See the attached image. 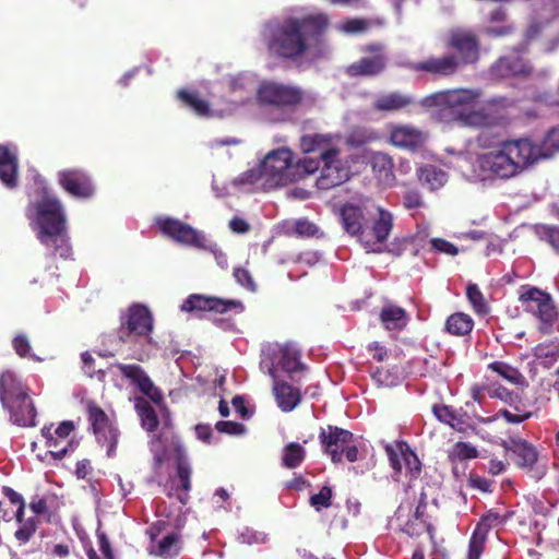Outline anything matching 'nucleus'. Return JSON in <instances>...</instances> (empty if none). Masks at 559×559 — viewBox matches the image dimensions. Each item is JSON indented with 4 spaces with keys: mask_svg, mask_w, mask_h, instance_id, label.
Listing matches in <instances>:
<instances>
[{
    "mask_svg": "<svg viewBox=\"0 0 559 559\" xmlns=\"http://www.w3.org/2000/svg\"><path fill=\"white\" fill-rule=\"evenodd\" d=\"M134 407L141 418L142 427L148 432L155 431L158 428L159 419L150 402L144 397H136Z\"/></svg>",
    "mask_w": 559,
    "mask_h": 559,
    "instance_id": "39",
    "label": "nucleus"
},
{
    "mask_svg": "<svg viewBox=\"0 0 559 559\" xmlns=\"http://www.w3.org/2000/svg\"><path fill=\"white\" fill-rule=\"evenodd\" d=\"M534 356L545 364L551 365L559 359V344L540 343L534 348Z\"/></svg>",
    "mask_w": 559,
    "mask_h": 559,
    "instance_id": "50",
    "label": "nucleus"
},
{
    "mask_svg": "<svg viewBox=\"0 0 559 559\" xmlns=\"http://www.w3.org/2000/svg\"><path fill=\"white\" fill-rule=\"evenodd\" d=\"M424 204L420 193L416 190H407L403 195V205L408 210L421 207Z\"/></svg>",
    "mask_w": 559,
    "mask_h": 559,
    "instance_id": "61",
    "label": "nucleus"
},
{
    "mask_svg": "<svg viewBox=\"0 0 559 559\" xmlns=\"http://www.w3.org/2000/svg\"><path fill=\"white\" fill-rule=\"evenodd\" d=\"M37 239L53 255L67 259L71 254V246L67 229V217L63 205L56 197H45L35 204Z\"/></svg>",
    "mask_w": 559,
    "mask_h": 559,
    "instance_id": "5",
    "label": "nucleus"
},
{
    "mask_svg": "<svg viewBox=\"0 0 559 559\" xmlns=\"http://www.w3.org/2000/svg\"><path fill=\"white\" fill-rule=\"evenodd\" d=\"M294 153L287 147L270 152L260 163V174L276 185H284L292 177Z\"/></svg>",
    "mask_w": 559,
    "mask_h": 559,
    "instance_id": "13",
    "label": "nucleus"
},
{
    "mask_svg": "<svg viewBox=\"0 0 559 559\" xmlns=\"http://www.w3.org/2000/svg\"><path fill=\"white\" fill-rule=\"evenodd\" d=\"M120 374L134 385L142 394L146 395L153 403L159 404L163 401L160 390L154 384L145 370L136 364H111Z\"/></svg>",
    "mask_w": 559,
    "mask_h": 559,
    "instance_id": "16",
    "label": "nucleus"
},
{
    "mask_svg": "<svg viewBox=\"0 0 559 559\" xmlns=\"http://www.w3.org/2000/svg\"><path fill=\"white\" fill-rule=\"evenodd\" d=\"M432 248L439 252L456 255L459 253V249L450 241L441 238H432L430 240Z\"/></svg>",
    "mask_w": 559,
    "mask_h": 559,
    "instance_id": "59",
    "label": "nucleus"
},
{
    "mask_svg": "<svg viewBox=\"0 0 559 559\" xmlns=\"http://www.w3.org/2000/svg\"><path fill=\"white\" fill-rule=\"evenodd\" d=\"M386 66V59L383 55L364 57L347 67L346 73L349 76H376L380 74Z\"/></svg>",
    "mask_w": 559,
    "mask_h": 559,
    "instance_id": "27",
    "label": "nucleus"
},
{
    "mask_svg": "<svg viewBox=\"0 0 559 559\" xmlns=\"http://www.w3.org/2000/svg\"><path fill=\"white\" fill-rule=\"evenodd\" d=\"M480 91L452 88L432 93L420 100V105L435 110L440 121L459 122L465 127L491 128L507 123L497 110L479 106Z\"/></svg>",
    "mask_w": 559,
    "mask_h": 559,
    "instance_id": "1",
    "label": "nucleus"
},
{
    "mask_svg": "<svg viewBox=\"0 0 559 559\" xmlns=\"http://www.w3.org/2000/svg\"><path fill=\"white\" fill-rule=\"evenodd\" d=\"M85 411L92 431H99L111 421L106 412L93 400L86 402Z\"/></svg>",
    "mask_w": 559,
    "mask_h": 559,
    "instance_id": "44",
    "label": "nucleus"
},
{
    "mask_svg": "<svg viewBox=\"0 0 559 559\" xmlns=\"http://www.w3.org/2000/svg\"><path fill=\"white\" fill-rule=\"evenodd\" d=\"M514 28L510 24H504L501 26H488L485 28V34L489 37L497 38V37H504L509 36L513 33Z\"/></svg>",
    "mask_w": 559,
    "mask_h": 559,
    "instance_id": "64",
    "label": "nucleus"
},
{
    "mask_svg": "<svg viewBox=\"0 0 559 559\" xmlns=\"http://www.w3.org/2000/svg\"><path fill=\"white\" fill-rule=\"evenodd\" d=\"M2 407L9 412L13 424L21 427L35 426L37 413L29 393L25 397L13 401L12 405H4Z\"/></svg>",
    "mask_w": 559,
    "mask_h": 559,
    "instance_id": "26",
    "label": "nucleus"
},
{
    "mask_svg": "<svg viewBox=\"0 0 559 559\" xmlns=\"http://www.w3.org/2000/svg\"><path fill=\"white\" fill-rule=\"evenodd\" d=\"M432 412L441 423L448 424L451 427H455L456 424H460L459 416L451 406L436 404L432 407Z\"/></svg>",
    "mask_w": 559,
    "mask_h": 559,
    "instance_id": "53",
    "label": "nucleus"
},
{
    "mask_svg": "<svg viewBox=\"0 0 559 559\" xmlns=\"http://www.w3.org/2000/svg\"><path fill=\"white\" fill-rule=\"evenodd\" d=\"M328 25L325 13L287 17L281 23L267 24L264 31L267 50L278 58L295 60L309 49L310 41H318Z\"/></svg>",
    "mask_w": 559,
    "mask_h": 559,
    "instance_id": "2",
    "label": "nucleus"
},
{
    "mask_svg": "<svg viewBox=\"0 0 559 559\" xmlns=\"http://www.w3.org/2000/svg\"><path fill=\"white\" fill-rule=\"evenodd\" d=\"M198 249H203V250H207L210 252H212L215 257V260L217 262V264L221 266V267H226L227 266V257L226 254L218 248V246L215 243V242H212V241H209L206 239V247H199Z\"/></svg>",
    "mask_w": 559,
    "mask_h": 559,
    "instance_id": "63",
    "label": "nucleus"
},
{
    "mask_svg": "<svg viewBox=\"0 0 559 559\" xmlns=\"http://www.w3.org/2000/svg\"><path fill=\"white\" fill-rule=\"evenodd\" d=\"M502 447L509 453L513 464L534 479H540L546 475L545 459L533 443L519 437H510L502 442Z\"/></svg>",
    "mask_w": 559,
    "mask_h": 559,
    "instance_id": "9",
    "label": "nucleus"
},
{
    "mask_svg": "<svg viewBox=\"0 0 559 559\" xmlns=\"http://www.w3.org/2000/svg\"><path fill=\"white\" fill-rule=\"evenodd\" d=\"M466 297L475 312L478 314H487L489 312L488 304L486 302L483 293L476 284L469 283L467 285Z\"/></svg>",
    "mask_w": 559,
    "mask_h": 559,
    "instance_id": "48",
    "label": "nucleus"
},
{
    "mask_svg": "<svg viewBox=\"0 0 559 559\" xmlns=\"http://www.w3.org/2000/svg\"><path fill=\"white\" fill-rule=\"evenodd\" d=\"M307 457L306 449L298 442L287 443L281 455V465L288 469H295L302 465Z\"/></svg>",
    "mask_w": 559,
    "mask_h": 559,
    "instance_id": "36",
    "label": "nucleus"
},
{
    "mask_svg": "<svg viewBox=\"0 0 559 559\" xmlns=\"http://www.w3.org/2000/svg\"><path fill=\"white\" fill-rule=\"evenodd\" d=\"M177 99L199 117H210L212 115L209 100L201 97L197 91L181 88L177 92Z\"/></svg>",
    "mask_w": 559,
    "mask_h": 559,
    "instance_id": "30",
    "label": "nucleus"
},
{
    "mask_svg": "<svg viewBox=\"0 0 559 559\" xmlns=\"http://www.w3.org/2000/svg\"><path fill=\"white\" fill-rule=\"evenodd\" d=\"M96 536L98 539L99 550L106 559H116L110 542L105 532L97 530Z\"/></svg>",
    "mask_w": 559,
    "mask_h": 559,
    "instance_id": "62",
    "label": "nucleus"
},
{
    "mask_svg": "<svg viewBox=\"0 0 559 559\" xmlns=\"http://www.w3.org/2000/svg\"><path fill=\"white\" fill-rule=\"evenodd\" d=\"M319 442L322 452L326 454L334 464H341L345 460L354 463L358 460V448L354 443L353 432L338 426L328 425L321 427Z\"/></svg>",
    "mask_w": 559,
    "mask_h": 559,
    "instance_id": "8",
    "label": "nucleus"
},
{
    "mask_svg": "<svg viewBox=\"0 0 559 559\" xmlns=\"http://www.w3.org/2000/svg\"><path fill=\"white\" fill-rule=\"evenodd\" d=\"M234 277L238 284L243 286L245 288L254 292L255 290V284L253 282V278L250 274V272L245 267H235L234 269Z\"/></svg>",
    "mask_w": 559,
    "mask_h": 559,
    "instance_id": "58",
    "label": "nucleus"
},
{
    "mask_svg": "<svg viewBox=\"0 0 559 559\" xmlns=\"http://www.w3.org/2000/svg\"><path fill=\"white\" fill-rule=\"evenodd\" d=\"M380 321L386 330L401 331L407 325L409 316L404 308L390 304L381 309Z\"/></svg>",
    "mask_w": 559,
    "mask_h": 559,
    "instance_id": "29",
    "label": "nucleus"
},
{
    "mask_svg": "<svg viewBox=\"0 0 559 559\" xmlns=\"http://www.w3.org/2000/svg\"><path fill=\"white\" fill-rule=\"evenodd\" d=\"M371 167L380 182L391 185L394 181L393 160L388 154L382 152L374 153L371 156Z\"/></svg>",
    "mask_w": 559,
    "mask_h": 559,
    "instance_id": "32",
    "label": "nucleus"
},
{
    "mask_svg": "<svg viewBox=\"0 0 559 559\" xmlns=\"http://www.w3.org/2000/svg\"><path fill=\"white\" fill-rule=\"evenodd\" d=\"M379 135L366 127L353 128L346 136V144L352 147H361L378 140Z\"/></svg>",
    "mask_w": 559,
    "mask_h": 559,
    "instance_id": "43",
    "label": "nucleus"
},
{
    "mask_svg": "<svg viewBox=\"0 0 559 559\" xmlns=\"http://www.w3.org/2000/svg\"><path fill=\"white\" fill-rule=\"evenodd\" d=\"M533 147L537 151L536 163L542 158L552 157L559 152V126L551 128L543 138L540 144L533 141Z\"/></svg>",
    "mask_w": 559,
    "mask_h": 559,
    "instance_id": "38",
    "label": "nucleus"
},
{
    "mask_svg": "<svg viewBox=\"0 0 559 559\" xmlns=\"http://www.w3.org/2000/svg\"><path fill=\"white\" fill-rule=\"evenodd\" d=\"M447 47L456 53L431 56L413 64V70L429 73L435 78H447L456 74L463 67L473 64L479 59L478 37L465 29L454 28L449 32Z\"/></svg>",
    "mask_w": 559,
    "mask_h": 559,
    "instance_id": "4",
    "label": "nucleus"
},
{
    "mask_svg": "<svg viewBox=\"0 0 559 559\" xmlns=\"http://www.w3.org/2000/svg\"><path fill=\"white\" fill-rule=\"evenodd\" d=\"M175 459L176 477L170 480L171 485L169 487L166 486L165 493L168 498H177L181 504L186 506L189 502V492L192 488V467L181 444L175 445Z\"/></svg>",
    "mask_w": 559,
    "mask_h": 559,
    "instance_id": "11",
    "label": "nucleus"
},
{
    "mask_svg": "<svg viewBox=\"0 0 559 559\" xmlns=\"http://www.w3.org/2000/svg\"><path fill=\"white\" fill-rule=\"evenodd\" d=\"M75 430L72 420H64L52 430V425L41 428V436L45 439V445L49 449V454L55 460H62L69 452L73 451L79 444L73 439L68 440L70 435Z\"/></svg>",
    "mask_w": 559,
    "mask_h": 559,
    "instance_id": "14",
    "label": "nucleus"
},
{
    "mask_svg": "<svg viewBox=\"0 0 559 559\" xmlns=\"http://www.w3.org/2000/svg\"><path fill=\"white\" fill-rule=\"evenodd\" d=\"M319 231L320 229L314 223L307 218H299L294 223L292 235L300 238H311L317 237Z\"/></svg>",
    "mask_w": 559,
    "mask_h": 559,
    "instance_id": "52",
    "label": "nucleus"
},
{
    "mask_svg": "<svg viewBox=\"0 0 559 559\" xmlns=\"http://www.w3.org/2000/svg\"><path fill=\"white\" fill-rule=\"evenodd\" d=\"M156 225L160 233L177 242L191 247H206L205 236L187 223L171 217H159Z\"/></svg>",
    "mask_w": 559,
    "mask_h": 559,
    "instance_id": "15",
    "label": "nucleus"
},
{
    "mask_svg": "<svg viewBox=\"0 0 559 559\" xmlns=\"http://www.w3.org/2000/svg\"><path fill=\"white\" fill-rule=\"evenodd\" d=\"M474 328V321L471 316L464 312H455L445 321V330L455 336L468 335Z\"/></svg>",
    "mask_w": 559,
    "mask_h": 559,
    "instance_id": "40",
    "label": "nucleus"
},
{
    "mask_svg": "<svg viewBox=\"0 0 559 559\" xmlns=\"http://www.w3.org/2000/svg\"><path fill=\"white\" fill-rule=\"evenodd\" d=\"M180 551V534L170 533L160 539L157 544L155 555L169 559L179 555Z\"/></svg>",
    "mask_w": 559,
    "mask_h": 559,
    "instance_id": "45",
    "label": "nucleus"
},
{
    "mask_svg": "<svg viewBox=\"0 0 559 559\" xmlns=\"http://www.w3.org/2000/svg\"><path fill=\"white\" fill-rule=\"evenodd\" d=\"M0 180L8 188L17 185V159L7 146L0 145Z\"/></svg>",
    "mask_w": 559,
    "mask_h": 559,
    "instance_id": "31",
    "label": "nucleus"
},
{
    "mask_svg": "<svg viewBox=\"0 0 559 559\" xmlns=\"http://www.w3.org/2000/svg\"><path fill=\"white\" fill-rule=\"evenodd\" d=\"M411 103V98L400 93H391L379 97L374 103V108L381 111L400 110Z\"/></svg>",
    "mask_w": 559,
    "mask_h": 559,
    "instance_id": "42",
    "label": "nucleus"
},
{
    "mask_svg": "<svg viewBox=\"0 0 559 559\" xmlns=\"http://www.w3.org/2000/svg\"><path fill=\"white\" fill-rule=\"evenodd\" d=\"M261 368H265L267 373L274 379L273 391L283 412H292L301 401L300 390L284 381H276V366L273 360L263 358Z\"/></svg>",
    "mask_w": 559,
    "mask_h": 559,
    "instance_id": "19",
    "label": "nucleus"
},
{
    "mask_svg": "<svg viewBox=\"0 0 559 559\" xmlns=\"http://www.w3.org/2000/svg\"><path fill=\"white\" fill-rule=\"evenodd\" d=\"M58 182L66 192L79 199H90L95 193L92 177L80 168L60 170Z\"/></svg>",
    "mask_w": 559,
    "mask_h": 559,
    "instance_id": "17",
    "label": "nucleus"
},
{
    "mask_svg": "<svg viewBox=\"0 0 559 559\" xmlns=\"http://www.w3.org/2000/svg\"><path fill=\"white\" fill-rule=\"evenodd\" d=\"M493 484V480L473 473L469 474L467 478V485L469 488L479 490L485 493L492 492Z\"/></svg>",
    "mask_w": 559,
    "mask_h": 559,
    "instance_id": "56",
    "label": "nucleus"
},
{
    "mask_svg": "<svg viewBox=\"0 0 559 559\" xmlns=\"http://www.w3.org/2000/svg\"><path fill=\"white\" fill-rule=\"evenodd\" d=\"M507 520L508 516H502L498 512L489 510L480 518L474 532L480 534L481 536L488 537V533L491 528L503 524Z\"/></svg>",
    "mask_w": 559,
    "mask_h": 559,
    "instance_id": "46",
    "label": "nucleus"
},
{
    "mask_svg": "<svg viewBox=\"0 0 559 559\" xmlns=\"http://www.w3.org/2000/svg\"><path fill=\"white\" fill-rule=\"evenodd\" d=\"M340 216L346 233L357 237L366 248L371 245L372 241L367 235V218L361 206L346 203L341 207Z\"/></svg>",
    "mask_w": 559,
    "mask_h": 559,
    "instance_id": "20",
    "label": "nucleus"
},
{
    "mask_svg": "<svg viewBox=\"0 0 559 559\" xmlns=\"http://www.w3.org/2000/svg\"><path fill=\"white\" fill-rule=\"evenodd\" d=\"M96 441L106 447V453L108 457H114L117 452V447L119 442L120 431L118 427L112 423H108L105 427H102L100 430L93 431Z\"/></svg>",
    "mask_w": 559,
    "mask_h": 559,
    "instance_id": "35",
    "label": "nucleus"
},
{
    "mask_svg": "<svg viewBox=\"0 0 559 559\" xmlns=\"http://www.w3.org/2000/svg\"><path fill=\"white\" fill-rule=\"evenodd\" d=\"M29 389L23 384L19 377L10 370L0 374V402L1 405H12L13 401L25 397Z\"/></svg>",
    "mask_w": 559,
    "mask_h": 559,
    "instance_id": "25",
    "label": "nucleus"
},
{
    "mask_svg": "<svg viewBox=\"0 0 559 559\" xmlns=\"http://www.w3.org/2000/svg\"><path fill=\"white\" fill-rule=\"evenodd\" d=\"M336 136L331 133H308L299 140V148L305 154L319 153L321 160H332L341 154L340 147L334 143Z\"/></svg>",
    "mask_w": 559,
    "mask_h": 559,
    "instance_id": "21",
    "label": "nucleus"
},
{
    "mask_svg": "<svg viewBox=\"0 0 559 559\" xmlns=\"http://www.w3.org/2000/svg\"><path fill=\"white\" fill-rule=\"evenodd\" d=\"M486 542L487 537L473 532L468 543V551L466 559H480L486 547Z\"/></svg>",
    "mask_w": 559,
    "mask_h": 559,
    "instance_id": "54",
    "label": "nucleus"
},
{
    "mask_svg": "<svg viewBox=\"0 0 559 559\" xmlns=\"http://www.w3.org/2000/svg\"><path fill=\"white\" fill-rule=\"evenodd\" d=\"M348 179V170L342 166L340 155L332 160H322V168L317 187L322 190H329L337 187Z\"/></svg>",
    "mask_w": 559,
    "mask_h": 559,
    "instance_id": "24",
    "label": "nucleus"
},
{
    "mask_svg": "<svg viewBox=\"0 0 559 559\" xmlns=\"http://www.w3.org/2000/svg\"><path fill=\"white\" fill-rule=\"evenodd\" d=\"M333 491L330 486H323L318 493L310 497V504L320 511L321 508H329L332 504Z\"/></svg>",
    "mask_w": 559,
    "mask_h": 559,
    "instance_id": "55",
    "label": "nucleus"
},
{
    "mask_svg": "<svg viewBox=\"0 0 559 559\" xmlns=\"http://www.w3.org/2000/svg\"><path fill=\"white\" fill-rule=\"evenodd\" d=\"M418 179L428 189L438 190L448 181V175L433 165H426L419 168Z\"/></svg>",
    "mask_w": 559,
    "mask_h": 559,
    "instance_id": "37",
    "label": "nucleus"
},
{
    "mask_svg": "<svg viewBox=\"0 0 559 559\" xmlns=\"http://www.w3.org/2000/svg\"><path fill=\"white\" fill-rule=\"evenodd\" d=\"M478 450L467 442H456L449 451V460L451 462H462L478 457Z\"/></svg>",
    "mask_w": 559,
    "mask_h": 559,
    "instance_id": "47",
    "label": "nucleus"
},
{
    "mask_svg": "<svg viewBox=\"0 0 559 559\" xmlns=\"http://www.w3.org/2000/svg\"><path fill=\"white\" fill-rule=\"evenodd\" d=\"M533 68L528 60L518 53L500 57L491 67L490 74L496 79L530 76Z\"/></svg>",
    "mask_w": 559,
    "mask_h": 559,
    "instance_id": "23",
    "label": "nucleus"
},
{
    "mask_svg": "<svg viewBox=\"0 0 559 559\" xmlns=\"http://www.w3.org/2000/svg\"><path fill=\"white\" fill-rule=\"evenodd\" d=\"M402 532L408 535L409 537H419L425 532L432 535L435 532V527L428 521H420L418 519L412 518L406 521V523L402 527Z\"/></svg>",
    "mask_w": 559,
    "mask_h": 559,
    "instance_id": "49",
    "label": "nucleus"
},
{
    "mask_svg": "<svg viewBox=\"0 0 559 559\" xmlns=\"http://www.w3.org/2000/svg\"><path fill=\"white\" fill-rule=\"evenodd\" d=\"M38 523L39 521L35 516L28 518L25 522L20 523V527L14 533V537L20 545H25L31 540L37 531Z\"/></svg>",
    "mask_w": 559,
    "mask_h": 559,
    "instance_id": "51",
    "label": "nucleus"
},
{
    "mask_svg": "<svg viewBox=\"0 0 559 559\" xmlns=\"http://www.w3.org/2000/svg\"><path fill=\"white\" fill-rule=\"evenodd\" d=\"M305 97L306 93L300 86L275 81H262L257 90L259 106L282 116L275 121H286V116L295 112Z\"/></svg>",
    "mask_w": 559,
    "mask_h": 559,
    "instance_id": "6",
    "label": "nucleus"
},
{
    "mask_svg": "<svg viewBox=\"0 0 559 559\" xmlns=\"http://www.w3.org/2000/svg\"><path fill=\"white\" fill-rule=\"evenodd\" d=\"M537 151L528 138L500 142L492 150L479 154L476 167L487 179H511L536 163Z\"/></svg>",
    "mask_w": 559,
    "mask_h": 559,
    "instance_id": "3",
    "label": "nucleus"
},
{
    "mask_svg": "<svg viewBox=\"0 0 559 559\" xmlns=\"http://www.w3.org/2000/svg\"><path fill=\"white\" fill-rule=\"evenodd\" d=\"M12 346L20 357H26L31 352V343L24 334L16 335L12 341Z\"/></svg>",
    "mask_w": 559,
    "mask_h": 559,
    "instance_id": "60",
    "label": "nucleus"
},
{
    "mask_svg": "<svg viewBox=\"0 0 559 559\" xmlns=\"http://www.w3.org/2000/svg\"><path fill=\"white\" fill-rule=\"evenodd\" d=\"M488 368L512 384H527L525 377L519 371V369L504 361H493L489 364Z\"/></svg>",
    "mask_w": 559,
    "mask_h": 559,
    "instance_id": "41",
    "label": "nucleus"
},
{
    "mask_svg": "<svg viewBox=\"0 0 559 559\" xmlns=\"http://www.w3.org/2000/svg\"><path fill=\"white\" fill-rule=\"evenodd\" d=\"M487 393L491 399H499L512 408V411L499 409L498 413L495 416L488 418L487 421H492L499 417H502L509 424L519 425L532 418L534 415V413L530 409L531 405L525 402L522 395H520L518 392L511 391L500 384H491L487 389Z\"/></svg>",
    "mask_w": 559,
    "mask_h": 559,
    "instance_id": "10",
    "label": "nucleus"
},
{
    "mask_svg": "<svg viewBox=\"0 0 559 559\" xmlns=\"http://www.w3.org/2000/svg\"><path fill=\"white\" fill-rule=\"evenodd\" d=\"M215 428L222 433L234 436L241 435L246 430L242 424L230 420H219L216 423Z\"/></svg>",
    "mask_w": 559,
    "mask_h": 559,
    "instance_id": "57",
    "label": "nucleus"
},
{
    "mask_svg": "<svg viewBox=\"0 0 559 559\" xmlns=\"http://www.w3.org/2000/svg\"><path fill=\"white\" fill-rule=\"evenodd\" d=\"M391 143L399 147L416 148L421 145L423 133L408 126L393 127L390 133Z\"/></svg>",
    "mask_w": 559,
    "mask_h": 559,
    "instance_id": "28",
    "label": "nucleus"
},
{
    "mask_svg": "<svg viewBox=\"0 0 559 559\" xmlns=\"http://www.w3.org/2000/svg\"><path fill=\"white\" fill-rule=\"evenodd\" d=\"M378 217L374 219L371 226L372 238L374 239L373 243H383L389 238L392 227H393V216L392 214L380 207H376Z\"/></svg>",
    "mask_w": 559,
    "mask_h": 559,
    "instance_id": "33",
    "label": "nucleus"
},
{
    "mask_svg": "<svg viewBox=\"0 0 559 559\" xmlns=\"http://www.w3.org/2000/svg\"><path fill=\"white\" fill-rule=\"evenodd\" d=\"M277 365L287 373L304 369L300 361V352L290 344L281 346L277 350Z\"/></svg>",
    "mask_w": 559,
    "mask_h": 559,
    "instance_id": "34",
    "label": "nucleus"
},
{
    "mask_svg": "<svg viewBox=\"0 0 559 559\" xmlns=\"http://www.w3.org/2000/svg\"><path fill=\"white\" fill-rule=\"evenodd\" d=\"M231 309L242 310L243 307L241 301L207 297L203 295H190L181 306V310L187 312L213 311L216 313H225Z\"/></svg>",
    "mask_w": 559,
    "mask_h": 559,
    "instance_id": "22",
    "label": "nucleus"
},
{
    "mask_svg": "<svg viewBox=\"0 0 559 559\" xmlns=\"http://www.w3.org/2000/svg\"><path fill=\"white\" fill-rule=\"evenodd\" d=\"M153 331V317L147 307L143 305H132L127 313L121 318L119 328V340L128 342L131 336L150 337Z\"/></svg>",
    "mask_w": 559,
    "mask_h": 559,
    "instance_id": "12",
    "label": "nucleus"
},
{
    "mask_svg": "<svg viewBox=\"0 0 559 559\" xmlns=\"http://www.w3.org/2000/svg\"><path fill=\"white\" fill-rule=\"evenodd\" d=\"M385 452L389 457L390 465L395 473L400 474L402 472V463H404L406 473L411 480L417 479L420 476L421 462L406 442H399L396 444V449L389 444L385 447Z\"/></svg>",
    "mask_w": 559,
    "mask_h": 559,
    "instance_id": "18",
    "label": "nucleus"
},
{
    "mask_svg": "<svg viewBox=\"0 0 559 559\" xmlns=\"http://www.w3.org/2000/svg\"><path fill=\"white\" fill-rule=\"evenodd\" d=\"M519 300L524 310L533 313L538 320V331L548 335L559 319V311L551 295L535 286L523 285L520 288Z\"/></svg>",
    "mask_w": 559,
    "mask_h": 559,
    "instance_id": "7",
    "label": "nucleus"
}]
</instances>
